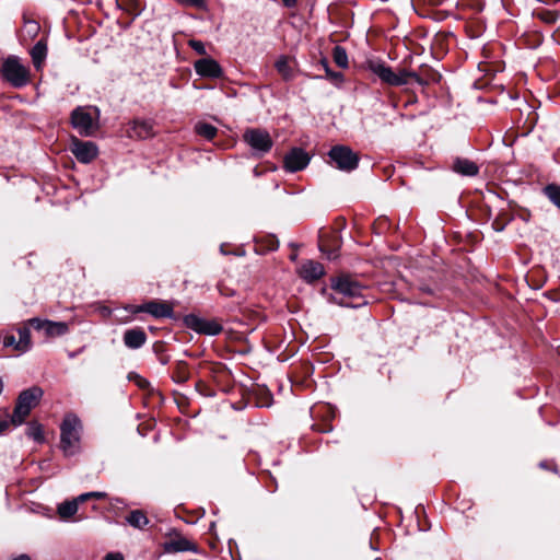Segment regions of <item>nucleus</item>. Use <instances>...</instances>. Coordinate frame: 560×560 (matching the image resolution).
<instances>
[{
	"label": "nucleus",
	"mask_w": 560,
	"mask_h": 560,
	"mask_svg": "<svg viewBox=\"0 0 560 560\" xmlns=\"http://www.w3.org/2000/svg\"><path fill=\"white\" fill-rule=\"evenodd\" d=\"M147 339L145 331L140 327L127 329L122 337L125 346L133 350L141 348L147 342Z\"/></svg>",
	"instance_id": "15"
},
{
	"label": "nucleus",
	"mask_w": 560,
	"mask_h": 560,
	"mask_svg": "<svg viewBox=\"0 0 560 560\" xmlns=\"http://www.w3.org/2000/svg\"><path fill=\"white\" fill-rule=\"evenodd\" d=\"M195 130L199 136H201L208 140L213 139L218 132V129L214 126L207 124V122H198L195 126Z\"/></svg>",
	"instance_id": "26"
},
{
	"label": "nucleus",
	"mask_w": 560,
	"mask_h": 560,
	"mask_svg": "<svg viewBox=\"0 0 560 560\" xmlns=\"http://www.w3.org/2000/svg\"><path fill=\"white\" fill-rule=\"evenodd\" d=\"M170 548L175 552L197 551L196 545L185 537H179L177 539L172 540L170 542Z\"/></svg>",
	"instance_id": "21"
},
{
	"label": "nucleus",
	"mask_w": 560,
	"mask_h": 560,
	"mask_svg": "<svg viewBox=\"0 0 560 560\" xmlns=\"http://www.w3.org/2000/svg\"><path fill=\"white\" fill-rule=\"evenodd\" d=\"M452 170L463 176H476L479 173L478 165L474 161L464 158H456Z\"/></svg>",
	"instance_id": "17"
},
{
	"label": "nucleus",
	"mask_w": 560,
	"mask_h": 560,
	"mask_svg": "<svg viewBox=\"0 0 560 560\" xmlns=\"http://www.w3.org/2000/svg\"><path fill=\"white\" fill-rule=\"evenodd\" d=\"M19 340H18V352H27L32 347L31 330L27 325L18 328Z\"/></svg>",
	"instance_id": "19"
},
{
	"label": "nucleus",
	"mask_w": 560,
	"mask_h": 560,
	"mask_svg": "<svg viewBox=\"0 0 560 560\" xmlns=\"http://www.w3.org/2000/svg\"><path fill=\"white\" fill-rule=\"evenodd\" d=\"M189 46H190V47H191L196 52H198L199 55H206V54H207V51H206V47H205L203 43H202V42H200V40H195V39H192V40H190V42H189Z\"/></svg>",
	"instance_id": "35"
},
{
	"label": "nucleus",
	"mask_w": 560,
	"mask_h": 560,
	"mask_svg": "<svg viewBox=\"0 0 560 560\" xmlns=\"http://www.w3.org/2000/svg\"><path fill=\"white\" fill-rule=\"evenodd\" d=\"M197 74L202 78L219 79L223 75L221 66L212 58H201L194 63Z\"/></svg>",
	"instance_id": "11"
},
{
	"label": "nucleus",
	"mask_w": 560,
	"mask_h": 560,
	"mask_svg": "<svg viewBox=\"0 0 560 560\" xmlns=\"http://www.w3.org/2000/svg\"><path fill=\"white\" fill-rule=\"evenodd\" d=\"M308 154L301 148L292 149L284 158V166L290 172H298L307 166Z\"/></svg>",
	"instance_id": "12"
},
{
	"label": "nucleus",
	"mask_w": 560,
	"mask_h": 560,
	"mask_svg": "<svg viewBox=\"0 0 560 560\" xmlns=\"http://www.w3.org/2000/svg\"><path fill=\"white\" fill-rule=\"evenodd\" d=\"M545 194L553 205L560 208V186L550 184L546 186Z\"/></svg>",
	"instance_id": "30"
},
{
	"label": "nucleus",
	"mask_w": 560,
	"mask_h": 560,
	"mask_svg": "<svg viewBox=\"0 0 560 560\" xmlns=\"http://www.w3.org/2000/svg\"><path fill=\"white\" fill-rule=\"evenodd\" d=\"M132 313H148L155 318H171L173 317V306L159 300H152L141 305H136L129 308Z\"/></svg>",
	"instance_id": "7"
},
{
	"label": "nucleus",
	"mask_w": 560,
	"mask_h": 560,
	"mask_svg": "<svg viewBox=\"0 0 560 560\" xmlns=\"http://www.w3.org/2000/svg\"><path fill=\"white\" fill-rule=\"evenodd\" d=\"M188 320L192 328L201 334L215 336L222 331V326L217 322L200 319L197 317H190Z\"/></svg>",
	"instance_id": "16"
},
{
	"label": "nucleus",
	"mask_w": 560,
	"mask_h": 560,
	"mask_svg": "<svg viewBox=\"0 0 560 560\" xmlns=\"http://www.w3.org/2000/svg\"><path fill=\"white\" fill-rule=\"evenodd\" d=\"M48 319H40L37 317L31 318L26 322L27 326L33 327L36 330H45Z\"/></svg>",
	"instance_id": "32"
},
{
	"label": "nucleus",
	"mask_w": 560,
	"mask_h": 560,
	"mask_svg": "<svg viewBox=\"0 0 560 560\" xmlns=\"http://www.w3.org/2000/svg\"><path fill=\"white\" fill-rule=\"evenodd\" d=\"M88 495L90 499L103 500L107 497V493L102 491H92L88 492Z\"/></svg>",
	"instance_id": "37"
},
{
	"label": "nucleus",
	"mask_w": 560,
	"mask_h": 560,
	"mask_svg": "<svg viewBox=\"0 0 560 560\" xmlns=\"http://www.w3.org/2000/svg\"><path fill=\"white\" fill-rule=\"evenodd\" d=\"M47 54V46L42 40L37 42L31 50V56L34 62V66L38 68L43 60L45 59Z\"/></svg>",
	"instance_id": "25"
},
{
	"label": "nucleus",
	"mask_w": 560,
	"mask_h": 560,
	"mask_svg": "<svg viewBox=\"0 0 560 560\" xmlns=\"http://www.w3.org/2000/svg\"><path fill=\"white\" fill-rule=\"evenodd\" d=\"M320 63H322L323 68L325 69V72L327 71V68H330L329 65H328V61L326 59H323L320 61Z\"/></svg>",
	"instance_id": "44"
},
{
	"label": "nucleus",
	"mask_w": 560,
	"mask_h": 560,
	"mask_svg": "<svg viewBox=\"0 0 560 560\" xmlns=\"http://www.w3.org/2000/svg\"><path fill=\"white\" fill-rule=\"evenodd\" d=\"M441 79V74L432 69H425L421 74L417 73L416 82L420 85H429L431 83H438Z\"/></svg>",
	"instance_id": "24"
},
{
	"label": "nucleus",
	"mask_w": 560,
	"mask_h": 560,
	"mask_svg": "<svg viewBox=\"0 0 560 560\" xmlns=\"http://www.w3.org/2000/svg\"><path fill=\"white\" fill-rule=\"evenodd\" d=\"M26 435L39 443L44 441L42 425L36 422H32L28 424Z\"/></svg>",
	"instance_id": "29"
},
{
	"label": "nucleus",
	"mask_w": 560,
	"mask_h": 560,
	"mask_svg": "<svg viewBox=\"0 0 560 560\" xmlns=\"http://www.w3.org/2000/svg\"><path fill=\"white\" fill-rule=\"evenodd\" d=\"M173 378L177 383H185L189 378V372L186 362L179 361L176 363Z\"/></svg>",
	"instance_id": "27"
},
{
	"label": "nucleus",
	"mask_w": 560,
	"mask_h": 560,
	"mask_svg": "<svg viewBox=\"0 0 560 560\" xmlns=\"http://www.w3.org/2000/svg\"><path fill=\"white\" fill-rule=\"evenodd\" d=\"M2 342L4 347H12L15 351H18V340L15 339L14 335H5Z\"/></svg>",
	"instance_id": "36"
},
{
	"label": "nucleus",
	"mask_w": 560,
	"mask_h": 560,
	"mask_svg": "<svg viewBox=\"0 0 560 560\" xmlns=\"http://www.w3.org/2000/svg\"><path fill=\"white\" fill-rule=\"evenodd\" d=\"M71 152L79 162L88 164L96 159L98 149L96 144L91 141L73 139L71 143Z\"/></svg>",
	"instance_id": "10"
},
{
	"label": "nucleus",
	"mask_w": 560,
	"mask_h": 560,
	"mask_svg": "<svg viewBox=\"0 0 560 560\" xmlns=\"http://www.w3.org/2000/svg\"><path fill=\"white\" fill-rule=\"evenodd\" d=\"M78 500L65 501L58 505L57 512L62 520L70 518L78 511Z\"/></svg>",
	"instance_id": "23"
},
{
	"label": "nucleus",
	"mask_w": 560,
	"mask_h": 560,
	"mask_svg": "<svg viewBox=\"0 0 560 560\" xmlns=\"http://www.w3.org/2000/svg\"><path fill=\"white\" fill-rule=\"evenodd\" d=\"M71 122L81 136H91L95 130V124L91 114L83 107L75 108L71 114Z\"/></svg>",
	"instance_id": "9"
},
{
	"label": "nucleus",
	"mask_w": 560,
	"mask_h": 560,
	"mask_svg": "<svg viewBox=\"0 0 560 560\" xmlns=\"http://www.w3.org/2000/svg\"><path fill=\"white\" fill-rule=\"evenodd\" d=\"M2 390H3V381H2V377L0 376V395L2 394Z\"/></svg>",
	"instance_id": "45"
},
{
	"label": "nucleus",
	"mask_w": 560,
	"mask_h": 560,
	"mask_svg": "<svg viewBox=\"0 0 560 560\" xmlns=\"http://www.w3.org/2000/svg\"><path fill=\"white\" fill-rule=\"evenodd\" d=\"M126 522L135 528L142 529L148 525L149 520L142 510H133L126 516Z\"/></svg>",
	"instance_id": "20"
},
{
	"label": "nucleus",
	"mask_w": 560,
	"mask_h": 560,
	"mask_svg": "<svg viewBox=\"0 0 560 560\" xmlns=\"http://www.w3.org/2000/svg\"><path fill=\"white\" fill-rule=\"evenodd\" d=\"M105 560H124V558L120 553H108Z\"/></svg>",
	"instance_id": "38"
},
{
	"label": "nucleus",
	"mask_w": 560,
	"mask_h": 560,
	"mask_svg": "<svg viewBox=\"0 0 560 560\" xmlns=\"http://www.w3.org/2000/svg\"><path fill=\"white\" fill-rule=\"evenodd\" d=\"M275 67L278 71V73L285 81L292 80L295 75L294 68L291 65L289 57H287V56L279 57L275 63Z\"/></svg>",
	"instance_id": "18"
},
{
	"label": "nucleus",
	"mask_w": 560,
	"mask_h": 560,
	"mask_svg": "<svg viewBox=\"0 0 560 560\" xmlns=\"http://www.w3.org/2000/svg\"><path fill=\"white\" fill-rule=\"evenodd\" d=\"M44 392L38 386H32L22 390L16 399V404L11 417L14 425H21L42 399Z\"/></svg>",
	"instance_id": "3"
},
{
	"label": "nucleus",
	"mask_w": 560,
	"mask_h": 560,
	"mask_svg": "<svg viewBox=\"0 0 560 560\" xmlns=\"http://www.w3.org/2000/svg\"><path fill=\"white\" fill-rule=\"evenodd\" d=\"M336 166L345 172H351L358 167L359 156L349 147L335 145L328 153Z\"/></svg>",
	"instance_id": "6"
},
{
	"label": "nucleus",
	"mask_w": 560,
	"mask_h": 560,
	"mask_svg": "<svg viewBox=\"0 0 560 560\" xmlns=\"http://www.w3.org/2000/svg\"><path fill=\"white\" fill-rule=\"evenodd\" d=\"M130 138L147 139L154 135L153 122L147 119H135L127 130Z\"/></svg>",
	"instance_id": "14"
},
{
	"label": "nucleus",
	"mask_w": 560,
	"mask_h": 560,
	"mask_svg": "<svg viewBox=\"0 0 560 560\" xmlns=\"http://www.w3.org/2000/svg\"><path fill=\"white\" fill-rule=\"evenodd\" d=\"M9 427V422L5 420L0 421V434L3 433Z\"/></svg>",
	"instance_id": "42"
},
{
	"label": "nucleus",
	"mask_w": 560,
	"mask_h": 560,
	"mask_svg": "<svg viewBox=\"0 0 560 560\" xmlns=\"http://www.w3.org/2000/svg\"><path fill=\"white\" fill-rule=\"evenodd\" d=\"M68 329L67 323L48 320L45 327V334L48 337L62 336L68 332Z\"/></svg>",
	"instance_id": "22"
},
{
	"label": "nucleus",
	"mask_w": 560,
	"mask_h": 560,
	"mask_svg": "<svg viewBox=\"0 0 560 560\" xmlns=\"http://www.w3.org/2000/svg\"><path fill=\"white\" fill-rule=\"evenodd\" d=\"M177 3L185 5V7H194L197 9H203L206 8V1L205 0H175Z\"/></svg>",
	"instance_id": "33"
},
{
	"label": "nucleus",
	"mask_w": 560,
	"mask_h": 560,
	"mask_svg": "<svg viewBox=\"0 0 560 560\" xmlns=\"http://www.w3.org/2000/svg\"><path fill=\"white\" fill-rule=\"evenodd\" d=\"M492 226L495 231L501 232L504 230L505 225L503 223H500L498 220H494L492 223Z\"/></svg>",
	"instance_id": "39"
},
{
	"label": "nucleus",
	"mask_w": 560,
	"mask_h": 560,
	"mask_svg": "<svg viewBox=\"0 0 560 560\" xmlns=\"http://www.w3.org/2000/svg\"><path fill=\"white\" fill-rule=\"evenodd\" d=\"M332 58L336 65L340 68H348V55L343 47L335 46L332 50Z\"/></svg>",
	"instance_id": "28"
},
{
	"label": "nucleus",
	"mask_w": 560,
	"mask_h": 560,
	"mask_svg": "<svg viewBox=\"0 0 560 560\" xmlns=\"http://www.w3.org/2000/svg\"><path fill=\"white\" fill-rule=\"evenodd\" d=\"M536 16L547 24H555L558 21L559 12L553 10H540L536 12Z\"/></svg>",
	"instance_id": "31"
},
{
	"label": "nucleus",
	"mask_w": 560,
	"mask_h": 560,
	"mask_svg": "<svg viewBox=\"0 0 560 560\" xmlns=\"http://www.w3.org/2000/svg\"><path fill=\"white\" fill-rule=\"evenodd\" d=\"M89 499H90V497L88 495V492H86V493L80 494L74 500H78V504H79V503L85 502Z\"/></svg>",
	"instance_id": "41"
},
{
	"label": "nucleus",
	"mask_w": 560,
	"mask_h": 560,
	"mask_svg": "<svg viewBox=\"0 0 560 560\" xmlns=\"http://www.w3.org/2000/svg\"><path fill=\"white\" fill-rule=\"evenodd\" d=\"M244 140L252 149L262 153L268 152L272 147L270 135L266 130L261 129L246 130L244 133Z\"/></svg>",
	"instance_id": "8"
},
{
	"label": "nucleus",
	"mask_w": 560,
	"mask_h": 560,
	"mask_svg": "<svg viewBox=\"0 0 560 560\" xmlns=\"http://www.w3.org/2000/svg\"><path fill=\"white\" fill-rule=\"evenodd\" d=\"M331 290V301L341 306L360 307L368 303L363 294L364 287L348 276L334 280Z\"/></svg>",
	"instance_id": "1"
},
{
	"label": "nucleus",
	"mask_w": 560,
	"mask_h": 560,
	"mask_svg": "<svg viewBox=\"0 0 560 560\" xmlns=\"http://www.w3.org/2000/svg\"><path fill=\"white\" fill-rule=\"evenodd\" d=\"M298 273L303 280L311 283L322 278L325 271L318 261L305 260L300 265Z\"/></svg>",
	"instance_id": "13"
},
{
	"label": "nucleus",
	"mask_w": 560,
	"mask_h": 560,
	"mask_svg": "<svg viewBox=\"0 0 560 560\" xmlns=\"http://www.w3.org/2000/svg\"><path fill=\"white\" fill-rule=\"evenodd\" d=\"M82 423L74 413H67L60 424V447L66 456H72L79 451Z\"/></svg>",
	"instance_id": "2"
},
{
	"label": "nucleus",
	"mask_w": 560,
	"mask_h": 560,
	"mask_svg": "<svg viewBox=\"0 0 560 560\" xmlns=\"http://www.w3.org/2000/svg\"><path fill=\"white\" fill-rule=\"evenodd\" d=\"M368 69L377 75L384 83L392 86H400L416 82L417 72L399 70L394 72L390 67L381 60H369Z\"/></svg>",
	"instance_id": "4"
},
{
	"label": "nucleus",
	"mask_w": 560,
	"mask_h": 560,
	"mask_svg": "<svg viewBox=\"0 0 560 560\" xmlns=\"http://www.w3.org/2000/svg\"><path fill=\"white\" fill-rule=\"evenodd\" d=\"M327 257L328 259H336L338 257L336 250H330L328 254H327Z\"/></svg>",
	"instance_id": "43"
},
{
	"label": "nucleus",
	"mask_w": 560,
	"mask_h": 560,
	"mask_svg": "<svg viewBox=\"0 0 560 560\" xmlns=\"http://www.w3.org/2000/svg\"><path fill=\"white\" fill-rule=\"evenodd\" d=\"M0 73L13 88L20 89L30 82L28 69L15 56H10L2 62Z\"/></svg>",
	"instance_id": "5"
},
{
	"label": "nucleus",
	"mask_w": 560,
	"mask_h": 560,
	"mask_svg": "<svg viewBox=\"0 0 560 560\" xmlns=\"http://www.w3.org/2000/svg\"><path fill=\"white\" fill-rule=\"evenodd\" d=\"M326 77L335 83H341L343 81V74L341 72L332 71L330 68H327Z\"/></svg>",
	"instance_id": "34"
},
{
	"label": "nucleus",
	"mask_w": 560,
	"mask_h": 560,
	"mask_svg": "<svg viewBox=\"0 0 560 560\" xmlns=\"http://www.w3.org/2000/svg\"><path fill=\"white\" fill-rule=\"evenodd\" d=\"M284 7L294 8L298 4V0H282Z\"/></svg>",
	"instance_id": "40"
}]
</instances>
